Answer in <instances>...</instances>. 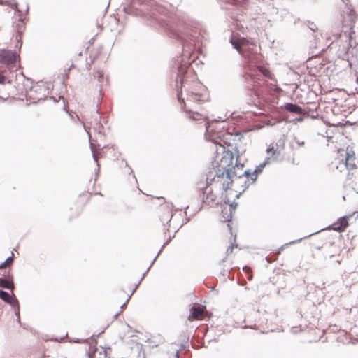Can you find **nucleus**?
<instances>
[{
    "instance_id": "nucleus-7",
    "label": "nucleus",
    "mask_w": 358,
    "mask_h": 358,
    "mask_svg": "<svg viewBox=\"0 0 358 358\" xmlns=\"http://www.w3.org/2000/svg\"><path fill=\"white\" fill-rule=\"evenodd\" d=\"M18 56L15 52L10 50L2 49L0 50V63L6 65H11L14 64Z\"/></svg>"
},
{
    "instance_id": "nucleus-35",
    "label": "nucleus",
    "mask_w": 358,
    "mask_h": 358,
    "mask_svg": "<svg viewBox=\"0 0 358 358\" xmlns=\"http://www.w3.org/2000/svg\"><path fill=\"white\" fill-rule=\"evenodd\" d=\"M172 217V214H169L167 215L166 218L165 220H166L168 222H169L171 220Z\"/></svg>"
},
{
    "instance_id": "nucleus-24",
    "label": "nucleus",
    "mask_w": 358,
    "mask_h": 358,
    "mask_svg": "<svg viewBox=\"0 0 358 358\" xmlns=\"http://www.w3.org/2000/svg\"><path fill=\"white\" fill-rule=\"evenodd\" d=\"M234 247H237V245L231 244L227 249L226 253L227 255H229L232 252Z\"/></svg>"
},
{
    "instance_id": "nucleus-44",
    "label": "nucleus",
    "mask_w": 358,
    "mask_h": 358,
    "mask_svg": "<svg viewBox=\"0 0 358 358\" xmlns=\"http://www.w3.org/2000/svg\"><path fill=\"white\" fill-rule=\"evenodd\" d=\"M251 179L252 180V181H255L256 180V176L252 177Z\"/></svg>"
},
{
    "instance_id": "nucleus-2",
    "label": "nucleus",
    "mask_w": 358,
    "mask_h": 358,
    "mask_svg": "<svg viewBox=\"0 0 358 358\" xmlns=\"http://www.w3.org/2000/svg\"><path fill=\"white\" fill-rule=\"evenodd\" d=\"M356 17L355 12L348 8L346 11H343L341 20L336 22L331 29L334 39L331 45L339 47V56L346 54L350 47L358 44V34L353 30Z\"/></svg>"
},
{
    "instance_id": "nucleus-10",
    "label": "nucleus",
    "mask_w": 358,
    "mask_h": 358,
    "mask_svg": "<svg viewBox=\"0 0 358 358\" xmlns=\"http://www.w3.org/2000/svg\"><path fill=\"white\" fill-rule=\"evenodd\" d=\"M122 10L124 13L129 15H138L137 8L135 6V0L126 1L122 5Z\"/></svg>"
},
{
    "instance_id": "nucleus-30",
    "label": "nucleus",
    "mask_w": 358,
    "mask_h": 358,
    "mask_svg": "<svg viewBox=\"0 0 358 358\" xmlns=\"http://www.w3.org/2000/svg\"><path fill=\"white\" fill-rule=\"evenodd\" d=\"M252 173L250 172V171L249 169L248 170H245L244 172H243V175L246 176H250Z\"/></svg>"
},
{
    "instance_id": "nucleus-9",
    "label": "nucleus",
    "mask_w": 358,
    "mask_h": 358,
    "mask_svg": "<svg viewBox=\"0 0 358 358\" xmlns=\"http://www.w3.org/2000/svg\"><path fill=\"white\" fill-rule=\"evenodd\" d=\"M348 216L340 217L337 222L334 223L329 228L336 231H343L348 226Z\"/></svg>"
},
{
    "instance_id": "nucleus-8",
    "label": "nucleus",
    "mask_w": 358,
    "mask_h": 358,
    "mask_svg": "<svg viewBox=\"0 0 358 358\" xmlns=\"http://www.w3.org/2000/svg\"><path fill=\"white\" fill-rule=\"evenodd\" d=\"M348 216L340 217L337 222L334 223L329 228L336 231H343L348 226Z\"/></svg>"
},
{
    "instance_id": "nucleus-28",
    "label": "nucleus",
    "mask_w": 358,
    "mask_h": 358,
    "mask_svg": "<svg viewBox=\"0 0 358 358\" xmlns=\"http://www.w3.org/2000/svg\"><path fill=\"white\" fill-rule=\"evenodd\" d=\"M237 205H238V204H237V203H236V202H233V203H231L230 204V210H231V212L232 210H235V209H236V207H237Z\"/></svg>"
},
{
    "instance_id": "nucleus-41",
    "label": "nucleus",
    "mask_w": 358,
    "mask_h": 358,
    "mask_svg": "<svg viewBox=\"0 0 358 358\" xmlns=\"http://www.w3.org/2000/svg\"><path fill=\"white\" fill-rule=\"evenodd\" d=\"M150 266L148 268V270L146 271V272L145 273H143V275L142 278H144V276L145 275V273L148 271V270L150 269ZM143 278H141L142 280Z\"/></svg>"
},
{
    "instance_id": "nucleus-20",
    "label": "nucleus",
    "mask_w": 358,
    "mask_h": 358,
    "mask_svg": "<svg viewBox=\"0 0 358 358\" xmlns=\"http://www.w3.org/2000/svg\"><path fill=\"white\" fill-rule=\"evenodd\" d=\"M266 152L267 153L272 152V155H273L274 159H276L280 155V152L278 150H275L273 146H271V145L266 149Z\"/></svg>"
},
{
    "instance_id": "nucleus-12",
    "label": "nucleus",
    "mask_w": 358,
    "mask_h": 358,
    "mask_svg": "<svg viewBox=\"0 0 358 358\" xmlns=\"http://www.w3.org/2000/svg\"><path fill=\"white\" fill-rule=\"evenodd\" d=\"M282 108L285 110H286L290 113H292L299 114V115H306V112L302 109V108L301 106H299V105L292 103H287L283 106Z\"/></svg>"
},
{
    "instance_id": "nucleus-19",
    "label": "nucleus",
    "mask_w": 358,
    "mask_h": 358,
    "mask_svg": "<svg viewBox=\"0 0 358 358\" xmlns=\"http://www.w3.org/2000/svg\"><path fill=\"white\" fill-rule=\"evenodd\" d=\"M11 295L7 292L0 289V299L4 301L6 303L10 302Z\"/></svg>"
},
{
    "instance_id": "nucleus-1",
    "label": "nucleus",
    "mask_w": 358,
    "mask_h": 358,
    "mask_svg": "<svg viewBox=\"0 0 358 358\" xmlns=\"http://www.w3.org/2000/svg\"><path fill=\"white\" fill-rule=\"evenodd\" d=\"M173 36L180 41L182 45L181 56L176 61L178 73L176 78V85L180 88L185 83L184 76L187 72L189 66L194 62L196 56L194 50L199 48V34L196 30L189 29L182 24L177 25L173 31Z\"/></svg>"
},
{
    "instance_id": "nucleus-4",
    "label": "nucleus",
    "mask_w": 358,
    "mask_h": 358,
    "mask_svg": "<svg viewBox=\"0 0 358 358\" xmlns=\"http://www.w3.org/2000/svg\"><path fill=\"white\" fill-rule=\"evenodd\" d=\"M229 42L233 48L245 58L247 62L254 64L258 61L259 56L250 52L252 49L251 46L255 47L253 43H250L248 40L243 37H236L234 34L231 35Z\"/></svg>"
},
{
    "instance_id": "nucleus-14",
    "label": "nucleus",
    "mask_w": 358,
    "mask_h": 358,
    "mask_svg": "<svg viewBox=\"0 0 358 358\" xmlns=\"http://www.w3.org/2000/svg\"><path fill=\"white\" fill-rule=\"evenodd\" d=\"M10 302H7V303L10 304V306L15 307V315L17 316V320L20 321V306L18 304V301L15 298V295L13 294L10 297V299L9 300Z\"/></svg>"
},
{
    "instance_id": "nucleus-11",
    "label": "nucleus",
    "mask_w": 358,
    "mask_h": 358,
    "mask_svg": "<svg viewBox=\"0 0 358 358\" xmlns=\"http://www.w3.org/2000/svg\"><path fill=\"white\" fill-rule=\"evenodd\" d=\"M345 166L348 169H353L356 167L355 164V155L352 150L347 148V153L345 157Z\"/></svg>"
},
{
    "instance_id": "nucleus-6",
    "label": "nucleus",
    "mask_w": 358,
    "mask_h": 358,
    "mask_svg": "<svg viewBox=\"0 0 358 358\" xmlns=\"http://www.w3.org/2000/svg\"><path fill=\"white\" fill-rule=\"evenodd\" d=\"M225 3H228L231 7H227V10H232L230 13L231 17L237 21H241L239 14L236 13L240 12V15L244 13L247 10L248 6V0H223Z\"/></svg>"
},
{
    "instance_id": "nucleus-23",
    "label": "nucleus",
    "mask_w": 358,
    "mask_h": 358,
    "mask_svg": "<svg viewBox=\"0 0 358 358\" xmlns=\"http://www.w3.org/2000/svg\"><path fill=\"white\" fill-rule=\"evenodd\" d=\"M308 113L306 112V115H300V116H299V117H296V118H295V119L293 120V122H302V121L303 120L304 117H306V116H308Z\"/></svg>"
},
{
    "instance_id": "nucleus-17",
    "label": "nucleus",
    "mask_w": 358,
    "mask_h": 358,
    "mask_svg": "<svg viewBox=\"0 0 358 358\" xmlns=\"http://www.w3.org/2000/svg\"><path fill=\"white\" fill-rule=\"evenodd\" d=\"M270 160V157H267L265 161L262 163H261L259 165L257 166L254 171L252 172V176H254L255 173H259L262 172L266 164Z\"/></svg>"
},
{
    "instance_id": "nucleus-29",
    "label": "nucleus",
    "mask_w": 358,
    "mask_h": 358,
    "mask_svg": "<svg viewBox=\"0 0 358 358\" xmlns=\"http://www.w3.org/2000/svg\"><path fill=\"white\" fill-rule=\"evenodd\" d=\"M97 76H98V80H99V83H101V80L102 78H103V74H102L100 71H98V72H97Z\"/></svg>"
},
{
    "instance_id": "nucleus-22",
    "label": "nucleus",
    "mask_w": 358,
    "mask_h": 358,
    "mask_svg": "<svg viewBox=\"0 0 358 358\" xmlns=\"http://www.w3.org/2000/svg\"><path fill=\"white\" fill-rule=\"evenodd\" d=\"M38 90H43L45 91V87L43 86H40V85H34V86H32L31 88H30V92H31L33 90L34 91H37Z\"/></svg>"
},
{
    "instance_id": "nucleus-13",
    "label": "nucleus",
    "mask_w": 358,
    "mask_h": 358,
    "mask_svg": "<svg viewBox=\"0 0 358 358\" xmlns=\"http://www.w3.org/2000/svg\"><path fill=\"white\" fill-rule=\"evenodd\" d=\"M203 309L199 307H192L190 310L189 318L191 320H198L203 315Z\"/></svg>"
},
{
    "instance_id": "nucleus-42",
    "label": "nucleus",
    "mask_w": 358,
    "mask_h": 358,
    "mask_svg": "<svg viewBox=\"0 0 358 358\" xmlns=\"http://www.w3.org/2000/svg\"><path fill=\"white\" fill-rule=\"evenodd\" d=\"M85 130H86V131H87V132L88 133V134H89V138H90V139H91V135H90V132L87 130V129H86V128H85Z\"/></svg>"
},
{
    "instance_id": "nucleus-33",
    "label": "nucleus",
    "mask_w": 358,
    "mask_h": 358,
    "mask_svg": "<svg viewBox=\"0 0 358 358\" xmlns=\"http://www.w3.org/2000/svg\"><path fill=\"white\" fill-rule=\"evenodd\" d=\"M94 130L97 131L99 134H100V125L99 124H97V127H94Z\"/></svg>"
},
{
    "instance_id": "nucleus-16",
    "label": "nucleus",
    "mask_w": 358,
    "mask_h": 358,
    "mask_svg": "<svg viewBox=\"0 0 358 358\" xmlns=\"http://www.w3.org/2000/svg\"><path fill=\"white\" fill-rule=\"evenodd\" d=\"M258 71L266 78L273 80H274L273 75L270 72V71L262 66H257Z\"/></svg>"
},
{
    "instance_id": "nucleus-40",
    "label": "nucleus",
    "mask_w": 358,
    "mask_h": 358,
    "mask_svg": "<svg viewBox=\"0 0 358 358\" xmlns=\"http://www.w3.org/2000/svg\"><path fill=\"white\" fill-rule=\"evenodd\" d=\"M158 257V255L155 257V258L153 259V261L151 263V265H152L156 259V258Z\"/></svg>"
},
{
    "instance_id": "nucleus-37",
    "label": "nucleus",
    "mask_w": 358,
    "mask_h": 358,
    "mask_svg": "<svg viewBox=\"0 0 358 358\" xmlns=\"http://www.w3.org/2000/svg\"><path fill=\"white\" fill-rule=\"evenodd\" d=\"M176 358H179V350H177L176 352Z\"/></svg>"
},
{
    "instance_id": "nucleus-38",
    "label": "nucleus",
    "mask_w": 358,
    "mask_h": 358,
    "mask_svg": "<svg viewBox=\"0 0 358 358\" xmlns=\"http://www.w3.org/2000/svg\"><path fill=\"white\" fill-rule=\"evenodd\" d=\"M28 11H29V6H28V5H26L25 13H27Z\"/></svg>"
},
{
    "instance_id": "nucleus-31",
    "label": "nucleus",
    "mask_w": 358,
    "mask_h": 358,
    "mask_svg": "<svg viewBox=\"0 0 358 358\" xmlns=\"http://www.w3.org/2000/svg\"><path fill=\"white\" fill-rule=\"evenodd\" d=\"M6 78L0 74V84H3L5 82Z\"/></svg>"
},
{
    "instance_id": "nucleus-27",
    "label": "nucleus",
    "mask_w": 358,
    "mask_h": 358,
    "mask_svg": "<svg viewBox=\"0 0 358 358\" xmlns=\"http://www.w3.org/2000/svg\"><path fill=\"white\" fill-rule=\"evenodd\" d=\"M136 289H134L131 294H130V296H129V297L127 299L126 301L120 306V308L121 309H123L124 307L125 306V305L128 303V301H129L130 298H131V296L134 293Z\"/></svg>"
},
{
    "instance_id": "nucleus-3",
    "label": "nucleus",
    "mask_w": 358,
    "mask_h": 358,
    "mask_svg": "<svg viewBox=\"0 0 358 358\" xmlns=\"http://www.w3.org/2000/svg\"><path fill=\"white\" fill-rule=\"evenodd\" d=\"M177 96L179 102H182L184 105V109L186 113H189V118L194 120H206V114L203 110L199 108V105L201 99V94L193 91L187 94L186 101L182 98V92H178Z\"/></svg>"
},
{
    "instance_id": "nucleus-5",
    "label": "nucleus",
    "mask_w": 358,
    "mask_h": 358,
    "mask_svg": "<svg viewBox=\"0 0 358 358\" xmlns=\"http://www.w3.org/2000/svg\"><path fill=\"white\" fill-rule=\"evenodd\" d=\"M220 148L223 153L220 162L216 166L215 176L220 178L225 175L227 178H231L235 174L234 171L235 167L233 166V152L229 150L225 151L224 147L222 145H220Z\"/></svg>"
},
{
    "instance_id": "nucleus-39",
    "label": "nucleus",
    "mask_w": 358,
    "mask_h": 358,
    "mask_svg": "<svg viewBox=\"0 0 358 358\" xmlns=\"http://www.w3.org/2000/svg\"><path fill=\"white\" fill-rule=\"evenodd\" d=\"M205 126H206V130L208 131V123H206Z\"/></svg>"
},
{
    "instance_id": "nucleus-21",
    "label": "nucleus",
    "mask_w": 358,
    "mask_h": 358,
    "mask_svg": "<svg viewBox=\"0 0 358 358\" xmlns=\"http://www.w3.org/2000/svg\"><path fill=\"white\" fill-rule=\"evenodd\" d=\"M307 27H308V29L310 30H311L313 32H315L317 30H318L317 26L315 23L309 22V21L307 22Z\"/></svg>"
},
{
    "instance_id": "nucleus-32",
    "label": "nucleus",
    "mask_w": 358,
    "mask_h": 358,
    "mask_svg": "<svg viewBox=\"0 0 358 358\" xmlns=\"http://www.w3.org/2000/svg\"><path fill=\"white\" fill-rule=\"evenodd\" d=\"M229 184H230V182H227V183L224 182V183H223V187H224V189H227V188H229Z\"/></svg>"
},
{
    "instance_id": "nucleus-34",
    "label": "nucleus",
    "mask_w": 358,
    "mask_h": 358,
    "mask_svg": "<svg viewBox=\"0 0 358 358\" xmlns=\"http://www.w3.org/2000/svg\"><path fill=\"white\" fill-rule=\"evenodd\" d=\"M296 143L299 145H300V146H301V145H304V142H303V141H299V140L296 141Z\"/></svg>"
},
{
    "instance_id": "nucleus-26",
    "label": "nucleus",
    "mask_w": 358,
    "mask_h": 358,
    "mask_svg": "<svg viewBox=\"0 0 358 358\" xmlns=\"http://www.w3.org/2000/svg\"><path fill=\"white\" fill-rule=\"evenodd\" d=\"M96 352V349L93 350L92 351L90 350L89 352V353H88L89 358H95Z\"/></svg>"
},
{
    "instance_id": "nucleus-18",
    "label": "nucleus",
    "mask_w": 358,
    "mask_h": 358,
    "mask_svg": "<svg viewBox=\"0 0 358 358\" xmlns=\"http://www.w3.org/2000/svg\"><path fill=\"white\" fill-rule=\"evenodd\" d=\"M13 262V253L10 257H8L3 263L0 264V269L6 268L7 266H10Z\"/></svg>"
},
{
    "instance_id": "nucleus-43",
    "label": "nucleus",
    "mask_w": 358,
    "mask_h": 358,
    "mask_svg": "<svg viewBox=\"0 0 358 358\" xmlns=\"http://www.w3.org/2000/svg\"><path fill=\"white\" fill-rule=\"evenodd\" d=\"M243 270L248 271V270H250V268H248V266H245V267H243Z\"/></svg>"
},
{
    "instance_id": "nucleus-46",
    "label": "nucleus",
    "mask_w": 358,
    "mask_h": 358,
    "mask_svg": "<svg viewBox=\"0 0 358 358\" xmlns=\"http://www.w3.org/2000/svg\"><path fill=\"white\" fill-rule=\"evenodd\" d=\"M236 166L237 167H238V163H237V161L236 162Z\"/></svg>"
},
{
    "instance_id": "nucleus-48",
    "label": "nucleus",
    "mask_w": 358,
    "mask_h": 358,
    "mask_svg": "<svg viewBox=\"0 0 358 358\" xmlns=\"http://www.w3.org/2000/svg\"><path fill=\"white\" fill-rule=\"evenodd\" d=\"M357 94H358V89H357Z\"/></svg>"
},
{
    "instance_id": "nucleus-47",
    "label": "nucleus",
    "mask_w": 358,
    "mask_h": 358,
    "mask_svg": "<svg viewBox=\"0 0 358 358\" xmlns=\"http://www.w3.org/2000/svg\"><path fill=\"white\" fill-rule=\"evenodd\" d=\"M356 81H357V83L358 84V76L357 77Z\"/></svg>"
},
{
    "instance_id": "nucleus-45",
    "label": "nucleus",
    "mask_w": 358,
    "mask_h": 358,
    "mask_svg": "<svg viewBox=\"0 0 358 358\" xmlns=\"http://www.w3.org/2000/svg\"><path fill=\"white\" fill-rule=\"evenodd\" d=\"M36 98H37L38 99H41L43 98V96H38V97H36Z\"/></svg>"
},
{
    "instance_id": "nucleus-15",
    "label": "nucleus",
    "mask_w": 358,
    "mask_h": 358,
    "mask_svg": "<svg viewBox=\"0 0 358 358\" xmlns=\"http://www.w3.org/2000/svg\"><path fill=\"white\" fill-rule=\"evenodd\" d=\"M0 287L2 288L10 289L11 291H13L15 287L13 281L2 278H0Z\"/></svg>"
},
{
    "instance_id": "nucleus-36",
    "label": "nucleus",
    "mask_w": 358,
    "mask_h": 358,
    "mask_svg": "<svg viewBox=\"0 0 358 358\" xmlns=\"http://www.w3.org/2000/svg\"><path fill=\"white\" fill-rule=\"evenodd\" d=\"M206 180H207V185H208V184H210L211 182V181H213V178L210 179L209 177L208 176L206 178Z\"/></svg>"
},
{
    "instance_id": "nucleus-25",
    "label": "nucleus",
    "mask_w": 358,
    "mask_h": 358,
    "mask_svg": "<svg viewBox=\"0 0 358 358\" xmlns=\"http://www.w3.org/2000/svg\"><path fill=\"white\" fill-rule=\"evenodd\" d=\"M90 148H91V150L92 151L93 158H94V161L97 163L98 157H97L96 155L94 153V149H93V144L92 143H90Z\"/></svg>"
}]
</instances>
